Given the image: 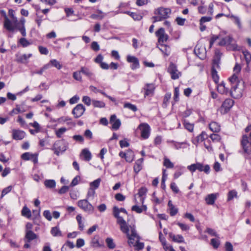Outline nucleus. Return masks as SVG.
I'll return each instance as SVG.
<instances>
[{
	"label": "nucleus",
	"instance_id": "nucleus-1",
	"mask_svg": "<svg viewBox=\"0 0 251 251\" xmlns=\"http://www.w3.org/2000/svg\"><path fill=\"white\" fill-rule=\"evenodd\" d=\"M121 212L127 215V212L124 208H119L116 206L113 207V215L117 219V223L120 225L121 230L129 238V243H132V239H134L135 237H137L135 227L134 226H129L123 217L120 216Z\"/></svg>",
	"mask_w": 251,
	"mask_h": 251
},
{
	"label": "nucleus",
	"instance_id": "nucleus-2",
	"mask_svg": "<svg viewBox=\"0 0 251 251\" xmlns=\"http://www.w3.org/2000/svg\"><path fill=\"white\" fill-rule=\"evenodd\" d=\"M171 10L170 8L159 7L155 10L154 14L156 16L152 17L153 23L162 21L169 17Z\"/></svg>",
	"mask_w": 251,
	"mask_h": 251
},
{
	"label": "nucleus",
	"instance_id": "nucleus-3",
	"mask_svg": "<svg viewBox=\"0 0 251 251\" xmlns=\"http://www.w3.org/2000/svg\"><path fill=\"white\" fill-rule=\"evenodd\" d=\"M67 143L64 140L56 141L51 149L57 155H59L60 152H64L67 150Z\"/></svg>",
	"mask_w": 251,
	"mask_h": 251
},
{
	"label": "nucleus",
	"instance_id": "nucleus-4",
	"mask_svg": "<svg viewBox=\"0 0 251 251\" xmlns=\"http://www.w3.org/2000/svg\"><path fill=\"white\" fill-rule=\"evenodd\" d=\"M77 205L84 211L89 213H92L95 209L94 207L88 201L87 199L78 201Z\"/></svg>",
	"mask_w": 251,
	"mask_h": 251
},
{
	"label": "nucleus",
	"instance_id": "nucleus-5",
	"mask_svg": "<svg viewBox=\"0 0 251 251\" xmlns=\"http://www.w3.org/2000/svg\"><path fill=\"white\" fill-rule=\"evenodd\" d=\"M241 145L245 152L251 153V139L248 135H244L241 141Z\"/></svg>",
	"mask_w": 251,
	"mask_h": 251
},
{
	"label": "nucleus",
	"instance_id": "nucleus-6",
	"mask_svg": "<svg viewBox=\"0 0 251 251\" xmlns=\"http://www.w3.org/2000/svg\"><path fill=\"white\" fill-rule=\"evenodd\" d=\"M168 72L171 75V78L173 79H178L181 75V73L177 69L176 66L171 63L168 68Z\"/></svg>",
	"mask_w": 251,
	"mask_h": 251
},
{
	"label": "nucleus",
	"instance_id": "nucleus-7",
	"mask_svg": "<svg viewBox=\"0 0 251 251\" xmlns=\"http://www.w3.org/2000/svg\"><path fill=\"white\" fill-rule=\"evenodd\" d=\"M138 128L141 131V136L142 138L146 139L149 137L150 134V127L146 123H142L139 125Z\"/></svg>",
	"mask_w": 251,
	"mask_h": 251
},
{
	"label": "nucleus",
	"instance_id": "nucleus-8",
	"mask_svg": "<svg viewBox=\"0 0 251 251\" xmlns=\"http://www.w3.org/2000/svg\"><path fill=\"white\" fill-rule=\"evenodd\" d=\"M194 52L201 59H204L206 57V50L205 47L202 45L197 44L195 48Z\"/></svg>",
	"mask_w": 251,
	"mask_h": 251
},
{
	"label": "nucleus",
	"instance_id": "nucleus-9",
	"mask_svg": "<svg viewBox=\"0 0 251 251\" xmlns=\"http://www.w3.org/2000/svg\"><path fill=\"white\" fill-rule=\"evenodd\" d=\"M229 93L233 98L239 99L242 96L243 91L242 88L238 87V84H235L231 86Z\"/></svg>",
	"mask_w": 251,
	"mask_h": 251
},
{
	"label": "nucleus",
	"instance_id": "nucleus-10",
	"mask_svg": "<svg viewBox=\"0 0 251 251\" xmlns=\"http://www.w3.org/2000/svg\"><path fill=\"white\" fill-rule=\"evenodd\" d=\"M155 35L158 37L159 44L166 42L169 38V36L165 33L164 29L162 27L160 28L156 31Z\"/></svg>",
	"mask_w": 251,
	"mask_h": 251
},
{
	"label": "nucleus",
	"instance_id": "nucleus-11",
	"mask_svg": "<svg viewBox=\"0 0 251 251\" xmlns=\"http://www.w3.org/2000/svg\"><path fill=\"white\" fill-rule=\"evenodd\" d=\"M155 87L153 83H146L142 89L144 91V97H152L154 92Z\"/></svg>",
	"mask_w": 251,
	"mask_h": 251
},
{
	"label": "nucleus",
	"instance_id": "nucleus-12",
	"mask_svg": "<svg viewBox=\"0 0 251 251\" xmlns=\"http://www.w3.org/2000/svg\"><path fill=\"white\" fill-rule=\"evenodd\" d=\"M85 110V107L82 104H78L73 109L72 114L75 118H78L83 114Z\"/></svg>",
	"mask_w": 251,
	"mask_h": 251
},
{
	"label": "nucleus",
	"instance_id": "nucleus-13",
	"mask_svg": "<svg viewBox=\"0 0 251 251\" xmlns=\"http://www.w3.org/2000/svg\"><path fill=\"white\" fill-rule=\"evenodd\" d=\"M119 155L122 158H125L126 161L128 162H131L134 158V152L131 150H128L126 152H120Z\"/></svg>",
	"mask_w": 251,
	"mask_h": 251
},
{
	"label": "nucleus",
	"instance_id": "nucleus-14",
	"mask_svg": "<svg viewBox=\"0 0 251 251\" xmlns=\"http://www.w3.org/2000/svg\"><path fill=\"white\" fill-rule=\"evenodd\" d=\"M25 133L23 130L15 129L12 130V138L16 140H22L25 138Z\"/></svg>",
	"mask_w": 251,
	"mask_h": 251
},
{
	"label": "nucleus",
	"instance_id": "nucleus-15",
	"mask_svg": "<svg viewBox=\"0 0 251 251\" xmlns=\"http://www.w3.org/2000/svg\"><path fill=\"white\" fill-rule=\"evenodd\" d=\"M109 122L112 125V129L114 130L118 129L121 125L120 120L117 119L114 114L111 116Z\"/></svg>",
	"mask_w": 251,
	"mask_h": 251
},
{
	"label": "nucleus",
	"instance_id": "nucleus-16",
	"mask_svg": "<svg viewBox=\"0 0 251 251\" xmlns=\"http://www.w3.org/2000/svg\"><path fill=\"white\" fill-rule=\"evenodd\" d=\"M4 27L10 32H14L16 29L13 20L11 21L6 16L4 18Z\"/></svg>",
	"mask_w": 251,
	"mask_h": 251
},
{
	"label": "nucleus",
	"instance_id": "nucleus-17",
	"mask_svg": "<svg viewBox=\"0 0 251 251\" xmlns=\"http://www.w3.org/2000/svg\"><path fill=\"white\" fill-rule=\"evenodd\" d=\"M128 239V243L129 245H133L136 246V249L138 250H142L144 247V244L143 243L139 242V237L137 234V237H135L134 239H132L131 242L132 243H129V238L127 236Z\"/></svg>",
	"mask_w": 251,
	"mask_h": 251
},
{
	"label": "nucleus",
	"instance_id": "nucleus-18",
	"mask_svg": "<svg viewBox=\"0 0 251 251\" xmlns=\"http://www.w3.org/2000/svg\"><path fill=\"white\" fill-rule=\"evenodd\" d=\"M127 61L132 63V65L131 66V68L132 70L136 69L139 67V60L138 58L135 56L128 55L127 56Z\"/></svg>",
	"mask_w": 251,
	"mask_h": 251
},
{
	"label": "nucleus",
	"instance_id": "nucleus-19",
	"mask_svg": "<svg viewBox=\"0 0 251 251\" xmlns=\"http://www.w3.org/2000/svg\"><path fill=\"white\" fill-rule=\"evenodd\" d=\"M147 192V190L145 187L141 188L138 191V194L135 196V201L136 203H138L136 202V197H138L140 198V203L141 204H143L145 200L144 196L146 195Z\"/></svg>",
	"mask_w": 251,
	"mask_h": 251
},
{
	"label": "nucleus",
	"instance_id": "nucleus-20",
	"mask_svg": "<svg viewBox=\"0 0 251 251\" xmlns=\"http://www.w3.org/2000/svg\"><path fill=\"white\" fill-rule=\"evenodd\" d=\"M157 47L165 56H168L171 53L170 47L163 43L159 44Z\"/></svg>",
	"mask_w": 251,
	"mask_h": 251
},
{
	"label": "nucleus",
	"instance_id": "nucleus-21",
	"mask_svg": "<svg viewBox=\"0 0 251 251\" xmlns=\"http://www.w3.org/2000/svg\"><path fill=\"white\" fill-rule=\"evenodd\" d=\"M217 91L222 94H227L229 92V89L226 86V83L222 81L217 86Z\"/></svg>",
	"mask_w": 251,
	"mask_h": 251
},
{
	"label": "nucleus",
	"instance_id": "nucleus-22",
	"mask_svg": "<svg viewBox=\"0 0 251 251\" xmlns=\"http://www.w3.org/2000/svg\"><path fill=\"white\" fill-rule=\"evenodd\" d=\"M169 237L174 242L181 243L184 242V239L183 237L181 235H175L173 233L171 232L169 234Z\"/></svg>",
	"mask_w": 251,
	"mask_h": 251
},
{
	"label": "nucleus",
	"instance_id": "nucleus-23",
	"mask_svg": "<svg viewBox=\"0 0 251 251\" xmlns=\"http://www.w3.org/2000/svg\"><path fill=\"white\" fill-rule=\"evenodd\" d=\"M218 195V194L216 193H213L208 195L205 198V201L206 203L208 205L213 204L217 198Z\"/></svg>",
	"mask_w": 251,
	"mask_h": 251
},
{
	"label": "nucleus",
	"instance_id": "nucleus-24",
	"mask_svg": "<svg viewBox=\"0 0 251 251\" xmlns=\"http://www.w3.org/2000/svg\"><path fill=\"white\" fill-rule=\"evenodd\" d=\"M37 238V235L32 231H27L25 232V240L27 242H30L32 240Z\"/></svg>",
	"mask_w": 251,
	"mask_h": 251
},
{
	"label": "nucleus",
	"instance_id": "nucleus-25",
	"mask_svg": "<svg viewBox=\"0 0 251 251\" xmlns=\"http://www.w3.org/2000/svg\"><path fill=\"white\" fill-rule=\"evenodd\" d=\"M22 158L25 160H28L33 159L34 163L37 162V156L35 154H31L29 152H25L22 155Z\"/></svg>",
	"mask_w": 251,
	"mask_h": 251
},
{
	"label": "nucleus",
	"instance_id": "nucleus-26",
	"mask_svg": "<svg viewBox=\"0 0 251 251\" xmlns=\"http://www.w3.org/2000/svg\"><path fill=\"white\" fill-rule=\"evenodd\" d=\"M233 39L230 36L223 38L219 43V45L221 46L230 45L232 42Z\"/></svg>",
	"mask_w": 251,
	"mask_h": 251
},
{
	"label": "nucleus",
	"instance_id": "nucleus-27",
	"mask_svg": "<svg viewBox=\"0 0 251 251\" xmlns=\"http://www.w3.org/2000/svg\"><path fill=\"white\" fill-rule=\"evenodd\" d=\"M234 101L230 99H226L222 104V107L225 109V110L227 112L229 110L233 105Z\"/></svg>",
	"mask_w": 251,
	"mask_h": 251
},
{
	"label": "nucleus",
	"instance_id": "nucleus-28",
	"mask_svg": "<svg viewBox=\"0 0 251 251\" xmlns=\"http://www.w3.org/2000/svg\"><path fill=\"white\" fill-rule=\"evenodd\" d=\"M80 156H82L85 161H89L91 159L92 155L90 151L87 149H83Z\"/></svg>",
	"mask_w": 251,
	"mask_h": 251
},
{
	"label": "nucleus",
	"instance_id": "nucleus-29",
	"mask_svg": "<svg viewBox=\"0 0 251 251\" xmlns=\"http://www.w3.org/2000/svg\"><path fill=\"white\" fill-rule=\"evenodd\" d=\"M168 206L171 216H174L177 213L178 209L173 205L171 201H168Z\"/></svg>",
	"mask_w": 251,
	"mask_h": 251
},
{
	"label": "nucleus",
	"instance_id": "nucleus-30",
	"mask_svg": "<svg viewBox=\"0 0 251 251\" xmlns=\"http://www.w3.org/2000/svg\"><path fill=\"white\" fill-rule=\"evenodd\" d=\"M142 204V206H138L137 205H133L131 208V210L132 211H135L137 213H141L143 211H147V206L146 205H144L143 204Z\"/></svg>",
	"mask_w": 251,
	"mask_h": 251
},
{
	"label": "nucleus",
	"instance_id": "nucleus-31",
	"mask_svg": "<svg viewBox=\"0 0 251 251\" xmlns=\"http://www.w3.org/2000/svg\"><path fill=\"white\" fill-rule=\"evenodd\" d=\"M143 162V158L138 159L134 166V171L136 173H138L142 168V163Z\"/></svg>",
	"mask_w": 251,
	"mask_h": 251
},
{
	"label": "nucleus",
	"instance_id": "nucleus-32",
	"mask_svg": "<svg viewBox=\"0 0 251 251\" xmlns=\"http://www.w3.org/2000/svg\"><path fill=\"white\" fill-rule=\"evenodd\" d=\"M209 129L213 132H218L220 130V126L218 123L212 122L209 125Z\"/></svg>",
	"mask_w": 251,
	"mask_h": 251
},
{
	"label": "nucleus",
	"instance_id": "nucleus-33",
	"mask_svg": "<svg viewBox=\"0 0 251 251\" xmlns=\"http://www.w3.org/2000/svg\"><path fill=\"white\" fill-rule=\"evenodd\" d=\"M80 72L89 78H92L94 76V74L88 68L82 67Z\"/></svg>",
	"mask_w": 251,
	"mask_h": 251
},
{
	"label": "nucleus",
	"instance_id": "nucleus-34",
	"mask_svg": "<svg viewBox=\"0 0 251 251\" xmlns=\"http://www.w3.org/2000/svg\"><path fill=\"white\" fill-rule=\"evenodd\" d=\"M45 186L48 188H53L56 186V182L53 179H47L44 181Z\"/></svg>",
	"mask_w": 251,
	"mask_h": 251
},
{
	"label": "nucleus",
	"instance_id": "nucleus-35",
	"mask_svg": "<svg viewBox=\"0 0 251 251\" xmlns=\"http://www.w3.org/2000/svg\"><path fill=\"white\" fill-rule=\"evenodd\" d=\"M50 68V64H45L40 70H36L32 72V75L38 74L42 75L44 71L49 69Z\"/></svg>",
	"mask_w": 251,
	"mask_h": 251
},
{
	"label": "nucleus",
	"instance_id": "nucleus-36",
	"mask_svg": "<svg viewBox=\"0 0 251 251\" xmlns=\"http://www.w3.org/2000/svg\"><path fill=\"white\" fill-rule=\"evenodd\" d=\"M98 14H93L91 15L90 17L93 19H102L104 18L105 14H104L102 11L98 10L97 11Z\"/></svg>",
	"mask_w": 251,
	"mask_h": 251
},
{
	"label": "nucleus",
	"instance_id": "nucleus-37",
	"mask_svg": "<svg viewBox=\"0 0 251 251\" xmlns=\"http://www.w3.org/2000/svg\"><path fill=\"white\" fill-rule=\"evenodd\" d=\"M189 145L186 142H174V147L176 150L186 148Z\"/></svg>",
	"mask_w": 251,
	"mask_h": 251
},
{
	"label": "nucleus",
	"instance_id": "nucleus-38",
	"mask_svg": "<svg viewBox=\"0 0 251 251\" xmlns=\"http://www.w3.org/2000/svg\"><path fill=\"white\" fill-rule=\"evenodd\" d=\"M16 25L15 27H16V29H18L21 33L22 35L23 36H26V32H25V26H21V25L19 23V22L18 20H16L15 21Z\"/></svg>",
	"mask_w": 251,
	"mask_h": 251
},
{
	"label": "nucleus",
	"instance_id": "nucleus-39",
	"mask_svg": "<svg viewBox=\"0 0 251 251\" xmlns=\"http://www.w3.org/2000/svg\"><path fill=\"white\" fill-rule=\"evenodd\" d=\"M92 102L95 107L103 108L105 105V103L102 101L93 100Z\"/></svg>",
	"mask_w": 251,
	"mask_h": 251
},
{
	"label": "nucleus",
	"instance_id": "nucleus-40",
	"mask_svg": "<svg viewBox=\"0 0 251 251\" xmlns=\"http://www.w3.org/2000/svg\"><path fill=\"white\" fill-rule=\"evenodd\" d=\"M22 214L23 216L26 217L28 218H30L31 213L30 209L26 206H24L22 210Z\"/></svg>",
	"mask_w": 251,
	"mask_h": 251
},
{
	"label": "nucleus",
	"instance_id": "nucleus-41",
	"mask_svg": "<svg viewBox=\"0 0 251 251\" xmlns=\"http://www.w3.org/2000/svg\"><path fill=\"white\" fill-rule=\"evenodd\" d=\"M50 232L53 236H61L62 233L58 227L55 226L51 228Z\"/></svg>",
	"mask_w": 251,
	"mask_h": 251
},
{
	"label": "nucleus",
	"instance_id": "nucleus-42",
	"mask_svg": "<svg viewBox=\"0 0 251 251\" xmlns=\"http://www.w3.org/2000/svg\"><path fill=\"white\" fill-rule=\"evenodd\" d=\"M101 182V179L99 178L95 180L90 183V188H93L94 190L99 188L100 183Z\"/></svg>",
	"mask_w": 251,
	"mask_h": 251
},
{
	"label": "nucleus",
	"instance_id": "nucleus-43",
	"mask_svg": "<svg viewBox=\"0 0 251 251\" xmlns=\"http://www.w3.org/2000/svg\"><path fill=\"white\" fill-rule=\"evenodd\" d=\"M47 64H50V67L52 66L55 67L58 69H60L62 67V65L60 64V63L56 59H52L50 60L49 63Z\"/></svg>",
	"mask_w": 251,
	"mask_h": 251
},
{
	"label": "nucleus",
	"instance_id": "nucleus-44",
	"mask_svg": "<svg viewBox=\"0 0 251 251\" xmlns=\"http://www.w3.org/2000/svg\"><path fill=\"white\" fill-rule=\"evenodd\" d=\"M82 216L80 214L77 215L76 217V219L78 224V228L80 230L84 229V225L82 221Z\"/></svg>",
	"mask_w": 251,
	"mask_h": 251
},
{
	"label": "nucleus",
	"instance_id": "nucleus-45",
	"mask_svg": "<svg viewBox=\"0 0 251 251\" xmlns=\"http://www.w3.org/2000/svg\"><path fill=\"white\" fill-rule=\"evenodd\" d=\"M237 197V192L235 190L230 191L227 194V201H230L234 198Z\"/></svg>",
	"mask_w": 251,
	"mask_h": 251
},
{
	"label": "nucleus",
	"instance_id": "nucleus-46",
	"mask_svg": "<svg viewBox=\"0 0 251 251\" xmlns=\"http://www.w3.org/2000/svg\"><path fill=\"white\" fill-rule=\"evenodd\" d=\"M184 126L187 130L190 132H192L194 129V125L190 123L189 122L184 120L183 122Z\"/></svg>",
	"mask_w": 251,
	"mask_h": 251
},
{
	"label": "nucleus",
	"instance_id": "nucleus-47",
	"mask_svg": "<svg viewBox=\"0 0 251 251\" xmlns=\"http://www.w3.org/2000/svg\"><path fill=\"white\" fill-rule=\"evenodd\" d=\"M229 80L231 86L235 84H238V78L236 74H233L232 76L229 78Z\"/></svg>",
	"mask_w": 251,
	"mask_h": 251
},
{
	"label": "nucleus",
	"instance_id": "nucleus-48",
	"mask_svg": "<svg viewBox=\"0 0 251 251\" xmlns=\"http://www.w3.org/2000/svg\"><path fill=\"white\" fill-rule=\"evenodd\" d=\"M67 131L66 127H61L55 131V134L58 138H61L62 135Z\"/></svg>",
	"mask_w": 251,
	"mask_h": 251
},
{
	"label": "nucleus",
	"instance_id": "nucleus-49",
	"mask_svg": "<svg viewBox=\"0 0 251 251\" xmlns=\"http://www.w3.org/2000/svg\"><path fill=\"white\" fill-rule=\"evenodd\" d=\"M163 165L167 168H173L174 164L167 158H164Z\"/></svg>",
	"mask_w": 251,
	"mask_h": 251
},
{
	"label": "nucleus",
	"instance_id": "nucleus-50",
	"mask_svg": "<svg viewBox=\"0 0 251 251\" xmlns=\"http://www.w3.org/2000/svg\"><path fill=\"white\" fill-rule=\"evenodd\" d=\"M230 19L233 21V22L237 25L239 28H241V23L240 22V20L239 17L233 15L230 16Z\"/></svg>",
	"mask_w": 251,
	"mask_h": 251
},
{
	"label": "nucleus",
	"instance_id": "nucleus-51",
	"mask_svg": "<svg viewBox=\"0 0 251 251\" xmlns=\"http://www.w3.org/2000/svg\"><path fill=\"white\" fill-rule=\"evenodd\" d=\"M106 243L107 247L110 249H113L115 248V244H114L113 240L111 238H107L106 239Z\"/></svg>",
	"mask_w": 251,
	"mask_h": 251
},
{
	"label": "nucleus",
	"instance_id": "nucleus-52",
	"mask_svg": "<svg viewBox=\"0 0 251 251\" xmlns=\"http://www.w3.org/2000/svg\"><path fill=\"white\" fill-rule=\"evenodd\" d=\"M209 137L213 142H219L221 139L220 136L217 134H211Z\"/></svg>",
	"mask_w": 251,
	"mask_h": 251
},
{
	"label": "nucleus",
	"instance_id": "nucleus-53",
	"mask_svg": "<svg viewBox=\"0 0 251 251\" xmlns=\"http://www.w3.org/2000/svg\"><path fill=\"white\" fill-rule=\"evenodd\" d=\"M124 107L125 108H128L134 112H135L137 110V108L136 105L128 102L125 103Z\"/></svg>",
	"mask_w": 251,
	"mask_h": 251
},
{
	"label": "nucleus",
	"instance_id": "nucleus-54",
	"mask_svg": "<svg viewBox=\"0 0 251 251\" xmlns=\"http://www.w3.org/2000/svg\"><path fill=\"white\" fill-rule=\"evenodd\" d=\"M207 137V135L205 132L202 131L201 134L197 136L198 142H202Z\"/></svg>",
	"mask_w": 251,
	"mask_h": 251
},
{
	"label": "nucleus",
	"instance_id": "nucleus-55",
	"mask_svg": "<svg viewBox=\"0 0 251 251\" xmlns=\"http://www.w3.org/2000/svg\"><path fill=\"white\" fill-rule=\"evenodd\" d=\"M206 232L210 234L211 236H215L218 238H219V235L215 231V230L211 228L207 227L206 230Z\"/></svg>",
	"mask_w": 251,
	"mask_h": 251
},
{
	"label": "nucleus",
	"instance_id": "nucleus-56",
	"mask_svg": "<svg viewBox=\"0 0 251 251\" xmlns=\"http://www.w3.org/2000/svg\"><path fill=\"white\" fill-rule=\"evenodd\" d=\"M210 244L214 248L217 249L220 244V242L218 239L213 238L211 240Z\"/></svg>",
	"mask_w": 251,
	"mask_h": 251
},
{
	"label": "nucleus",
	"instance_id": "nucleus-57",
	"mask_svg": "<svg viewBox=\"0 0 251 251\" xmlns=\"http://www.w3.org/2000/svg\"><path fill=\"white\" fill-rule=\"evenodd\" d=\"M81 73V72H80V70L79 71L75 72L73 73L74 78L76 80L81 81L82 80V77L80 74Z\"/></svg>",
	"mask_w": 251,
	"mask_h": 251
},
{
	"label": "nucleus",
	"instance_id": "nucleus-58",
	"mask_svg": "<svg viewBox=\"0 0 251 251\" xmlns=\"http://www.w3.org/2000/svg\"><path fill=\"white\" fill-rule=\"evenodd\" d=\"M212 77L216 83H217L219 80V76L217 74V72L214 69H212L211 72Z\"/></svg>",
	"mask_w": 251,
	"mask_h": 251
},
{
	"label": "nucleus",
	"instance_id": "nucleus-59",
	"mask_svg": "<svg viewBox=\"0 0 251 251\" xmlns=\"http://www.w3.org/2000/svg\"><path fill=\"white\" fill-rule=\"evenodd\" d=\"M19 42L23 47H26L30 44L29 42L25 38H21Z\"/></svg>",
	"mask_w": 251,
	"mask_h": 251
},
{
	"label": "nucleus",
	"instance_id": "nucleus-60",
	"mask_svg": "<svg viewBox=\"0 0 251 251\" xmlns=\"http://www.w3.org/2000/svg\"><path fill=\"white\" fill-rule=\"evenodd\" d=\"M176 224L180 227L182 231H187L190 228L189 226L185 224L178 222Z\"/></svg>",
	"mask_w": 251,
	"mask_h": 251
},
{
	"label": "nucleus",
	"instance_id": "nucleus-61",
	"mask_svg": "<svg viewBox=\"0 0 251 251\" xmlns=\"http://www.w3.org/2000/svg\"><path fill=\"white\" fill-rule=\"evenodd\" d=\"M95 190L93 188H89L87 194V198H89L91 197L94 198L95 195Z\"/></svg>",
	"mask_w": 251,
	"mask_h": 251
},
{
	"label": "nucleus",
	"instance_id": "nucleus-62",
	"mask_svg": "<svg viewBox=\"0 0 251 251\" xmlns=\"http://www.w3.org/2000/svg\"><path fill=\"white\" fill-rule=\"evenodd\" d=\"M82 100L86 105L89 106L92 100H91L89 97L85 96L82 98Z\"/></svg>",
	"mask_w": 251,
	"mask_h": 251
},
{
	"label": "nucleus",
	"instance_id": "nucleus-63",
	"mask_svg": "<svg viewBox=\"0 0 251 251\" xmlns=\"http://www.w3.org/2000/svg\"><path fill=\"white\" fill-rule=\"evenodd\" d=\"M183 173V167H180L179 169L174 174V177L175 179L179 177Z\"/></svg>",
	"mask_w": 251,
	"mask_h": 251
},
{
	"label": "nucleus",
	"instance_id": "nucleus-64",
	"mask_svg": "<svg viewBox=\"0 0 251 251\" xmlns=\"http://www.w3.org/2000/svg\"><path fill=\"white\" fill-rule=\"evenodd\" d=\"M226 251H232L233 246L229 242H226L225 245Z\"/></svg>",
	"mask_w": 251,
	"mask_h": 251
}]
</instances>
